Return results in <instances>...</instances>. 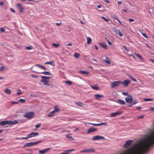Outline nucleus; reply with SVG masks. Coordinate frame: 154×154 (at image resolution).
Instances as JSON below:
<instances>
[{
	"label": "nucleus",
	"mask_w": 154,
	"mask_h": 154,
	"mask_svg": "<svg viewBox=\"0 0 154 154\" xmlns=\"http://www.w3.org/2000/svg\"><path fill=\"white\" fill-rule=\"evenodd\" d=\"M123 48L125 49V50L127 51H128L129 50L125 46V45H123Z\"/></svg>",
	"instance_id": "obj_52"
},
{
	"label": "nucleus",
	"mask_w": 154,
	"mask_h": 154,
	"mask_svg": "<svg viewBox=\"0 0 154 154\" xmlns=\"http://www.w3.org/2000/svg\"><path fill=\"white\" fill-rule=\"evenodd\" d=\"M17 7L20 9V12H23L24 11V8L22 6V5L20 3H18L17 4Z\"/></svg>",
	"instance_id": "obj_15"
},
{
	"label": "nucleus",
	"mask_w": 154,
	"mask_h": 154,
	"mask_svg": "<svg viewBox=\"0 0 154 154\" xmlns=\"http://www.w3.org/2000/svg\"><path fill=\"white\" fill-rule=\"evenodd\" d=\"M42 142L41 140H39L37 142H30L26 143L23 146V148H25L27 146L31 147L33 146L34 145L37 144L39 143H41Z\"/></svg>",
	"instance_id": "obj_2"
},
{
	"label": "nucleus",
	"mask_w": 154,
	"mask_h": 154,
	"mask_svg": "<svg viewBox=\"0 0 154 154\" xmlns=\"http://www.w3.org/2000/svg\"><path fill=\"white\" fill-rule=\"evenodd\" d=\"M61 23H56V24L57 26H60L61 25Z\"/></svg>",
	"instance_id": "obj_59"
},
{
	"label": "nucleus",
	"mask_w": 154,
	"mask_h": 154,
	"mask_svg": "<svg viewBox=\"0 0 154 154\" xmlns=\"http://www.w3.org/2000/svg\"><path fill=\"white\" fill-rule=\"evenodd\" d=\"M10 11H12V12H15V10L13 9V8H11L10 9Z\"/></svg>",
	"instance_id": "obj_60"
},
{
	"label": "nucleus",
	"mask_w": 154,
	"mask_h": 154,
	"mask_svg": "<svg viewBox=\"0 0 154 154\" xmlns=\"http://www.w3.org/2000/svg\"><path fill=\"white\" fill-rule=\"evenodd\" d=\"M29 138V136H28V134L27 135V136L26 137H23L21 138L22 140H27Z\"/></svg>",
	"instance_id": "obj_43"
},
{
	"label": "nucleus",
	"mask_w": 154,
	"mask_h": 154,
	"mask_svg": "<svg viewBox=\"0 0 154 154\" xmlns=\"http://www.w3.org/2000/svg\"><path fill=\"white\" fill-rule=\"evenodd\" d=\"M41 125V124H38L36 125L35 126L36 128H38L40 127Z\"/></svg>",
	"instance_id": "obj_51"
},
{
	"label": "nucleus",
	"mask_w": 154,
	"mask_h": 154,
	"mask_svg": "<svg viewBox=\"0 0 154 154\" xmlns=\"http://www.w3.org/2000/svg\"><path fill=\"white\" fill-rule=\"evenodd\" d=\"M122 94L125 95H128V93L127 92H123L122 93Z\"/></svg>",
	"instance_id": "obj_53"
},
{
	"label": "nucleus",
	"mask_w": 154,
	"mask_h": 154,
	"mask_svg": "<svg viewBox=\"0 0 154 154\" xmlns=\"http://www.w3.org/2000/svg\"><path fill=\"white\" fill-rule=\"evenodd\" d=\"M10 121H4L0 122V125H5L7 124L9 125Z\"/></svg>",
	"instance_id": "obj_16"
},
{
	"label": "nucleus",
	"mask_w": 154,
	"mask_h": 154,
	"mask_svg": "<svg viewBox=\"0 0 154 154\" xmlns=\"http://www.w3.org/2000/svg\"><path fill=\"white\" fill-rule=\"evenodd\" d=\"M95 150L93 148H90L89 149H83L80 151V153L82 152H94Z\"/></svg>",
	"instance_id": "obj_8"
},
{
	"label": "nucleus",
	"mask_w": 154,
	"mask_h": 154,
	"mask_svg": "<svg viewBox=\"0 0 154 154\" xmlns=\"http://www.w3.org/2000/svg\"><path fill=\"white\" fill-rule=\"evenodd\" d=\"M105 39L106 40V41L107 42L108 44L109 45H112V44L111 42L108 39H107L106 38H105Z\"/></svg>",
	"instance_id": "obj_42"
},
{
	"label": "nucleus",
	"mask_w": 154,
	"mask_h": 154,
	"mask_svg": "<svg viewBox=\"0 0 154 154\" xmlns=\"http://www.w3.org/2000/svg\"><path fill=\"white\" fill-rule=\"evenodd\" d=\"M52 45H53V46L54 47H58L59 45V44H56L55 43H53L52 44Z\"/></svg>",
	"instance_id": "obj_46"
},
{
	"label": "nucleus",
	"mask_w": 154,
	"mask_h": 154,
	"mask_svg": "<svg viewBox=\"0 0 154 154\" xmlns=\"http://www.w3.org/2000/svg\"><path fill=\"white\" fill-rule=\"evenodd\" d=\"M138 103V102L136 100H135L134 102L132 103V105H134Z\"/></svg>",
	"instance_id": "obj_55"
},
{
	"label": "nucleus",
	"mask_w": 154,
	"mask_h": 154,
	"mask_svg": "<svg viewBox=\"0 0 154 154\" xmlns=\"http://www.w3.org/2000/svg\"><path fill=\"white\" fill-rule=\"evenodd\" d=\"M38 73H41L42 74H43L45 75H51V72H37Z\"/></svg>",
	"instance_id": "obj_22"
},
{
	"label": "nucleus",
	"mask_w": 154,
	"mask_h": 154,
	"mask_svg": "<svg viewBox=\"0 0 154 154\" xmlns=\"http://www.w3.org/2000/svg\"><path fill=\"white\" fill-rule=\"evenodd\" d=\"M45 64H50V65L52 66H54L55 64L54 61H52L50 62H47L45 63Z\"/></svg>",
	"instance_id": "obj_23"
},
{
	"label": "nucleus",
	"mask_w": 154,
	"mask_h": 154,
	"mask_svg": "<svg viewBox=\"0 0 154 154\" xmlns=\"http://www.w3.org/2000/svg\"><path fill=\"white\" fill-rule=\"evenodd\" d=\"M54 109L52 111L54 112V113L58 112L60 110V109L58 108L57 106H54Z\"/></svg>",
	"instance_id": "obj_19"
},
{
	"label": "nucleus",
	"mask_w": 154,
	"mask_h": 154,
	"mask_svg": "<svg viewBox=\"0 0 154 154\" xmlns=\"http://www.w3.org/2000/svg\"><path fill=\"white\" fill-rule=\"evenodd\" d=\"M141 33H142V35H143L144 37H145V38H148V37L146 36V34L145 33H143V32H142Z\"/></svg>",
	"instance_id": "obj_47"
},
{
	"label": "nucleus",
	"mask_w": 154,
	"mask_h": 154,
	"mask_svg": "<svg viewBox=\"0 0 154 154\" xmlns=\"http://www.w3.org/2000/svg\"><path fill=\"white\" fill-rule=\"evenodd\" d=\"M143 100L144 101H153V100L152 99H150V98H145Z\"/></svg>",
	"instance_id": "obj_41"
},
{
	"label": "nucleus",
	"mask_w": 154,
	"mask_h": 154,
	"mask_svg": "<svg viewBox=\"0 0 154 154\" xmlns=\"http://www.w3.org/2000/svg\"><path fill=\"white\" fill-rule=\"evenodd\" d=\"M5 92L6 94H10L11 93V91L8 89H6Z\"/></svg>",
	"instance_id": "obj_33"
},
{
	"label": "nucleus",
	"mask_w": 154,
	"mask_h": 154,
	"mask_svg": "<svg viewBox=\"0 0 154 154\" xmlns=\"http://www.w3.org/2000/svg\"><path fill=\"white\" fill-rule=\"evenodd\" d=\"M94 46L96 50H97L98 49V47L96 45H94Z\"/></svg>",
	"instance_id": "obj_63"
},
{
	"label": "nucleus",
	"mask_w": 154,
	"mask_h": 154,
	"mask_svg": "<svg viewBox=\"0 0 154 154\" xmlns=\"http://www.w3.org/2000/svg\"><path fill=\"white\" fill-rule=\"evenodd\" d=\"M22 93V92H21V91L20 90H18V92L17 93V95H18L21 94Z\"/></svg>",
	"instance_id": "obj_49"
},
{
	"label": "nucleus",
	"mask_w": 154,
	"mask_h": 154,
	"mask_svg": "<svg viewBox=\"0 0 154 154\" xmlns=\"http://www.w3.org/2000/svg\"><path fill=\"white\" fill-rule=\"evenodd\" d=\"M26 150H27L30 152H31L30 153H28V154H32V150H31V149H26Z\"/></svg>",
	"instance_id": "obj_57"
},
{
	"label": "nucleus",
	"mask_w": 154,
	"mask_h": 154,
	"mask_svg": "<svg viewBox=\"0 0 154 154\" xmlns=\"http://www.w3.org/2000/svg\"><path fill=\"white\" fill-rule=\"evenodd\" d=\"M96 131V129L95 128H90L87 131V133H89L91 132H94Z\"/></svg>",
	"instance_id": "obj_18"
},
{
	"label": "nucleus",
	"mask_w": 154,
	"mask_h": 154,
	"mask_svg": "<svg viewBox=\"0 0 154 154\" xmlns=\"http://www.w3.org/2000/svg\"><path fill=\"white\" fill-rule=\"evenodd\" d=\"M130 82L129 80L127 79L125 80L124 81L121 82V84H122L124 86L126 87L130 83Z\"/></svg>",
	"instance_id": "obj_11"
},
{
	"label": "nucleus",
	"mask_w": 154,
	"mask_h": 154,
	"mask_svg": "<svg viewBox=\"0 0 154 154\" xmlns=\"http://www.w3.org/2000/svg\"><path fill=\"white\" fill-rule=\"evenodd\" d=\"M55 113L53 111L50 112V113L47 115V116L48 117H51L55 115Z\"/></svg>",
	"instance_id": "obj_30"
},
{
	"label": "nucleus",
	"mask_w": 154,
	"mask_h": 154,
	"mask_svg": "<svg viewBox=\"0 0 154 154\" xmlns=\"http://www.w3.org/2000/svg\"><path fill=\"white\" fill-rule=\"evenodd\" d=\"M39 135V133L38 132H32L31 133L28 134V136H29V138L34 137L36 136H38Z\"/></svg>",
	"instance_id": "obj_14"
},
{
	"label": "nucleus",
	"mask_w": 154,
	"mask_h": 154,
	"mask_svg": "<svg viewBox=\"0 0 154 154\" xmlns=\"http://www.w3.org/2000/svg\"><path fill=\"white\" fill-rule=\"evenodd\" d=\"M154 144V131L141 141L132 146L123 154H144Z\"/></svg>",
	"instance_id": "obj_1"
},
{
	"label": "nucleus",
	"mask_w": 154,
	"mask_h": 154,
	"mask_svg": "<svg viewBox=\"0 0 154 154\" xmlns=\"http://www.w3.org/2000/svg\"><path fill=\"white\" fill-rule=\"evenodd\" d=\"M65 82L66 84L69 85H70L72 84V82L69 81H65Z\"/></svg>",
	"instance_id": "obj_40"
},
{
	"label": "nucleus",
	"mask_w": 154,
	"mask_h": 154,
	"mask_svg": "<svg viewBox=\"0 0 154 154\" xmlns=\"http://www.w3.org/2000/svg\"><path fill=\"white\" fill-rule=\"evenodd\" d=\"M128 76L129 78L131 79L132 81H133L135 82H136L137 81L132 76L130 75H129Z\"/></svg>",
	"instance_id": "obj_38"
},
{
	"label": "nucleus",
	"mask_w": 154,
	"mask_h": 154,
	"mask_svg": "<svg viewBox=\"0 0 154 154\" xmlns=\"http://www.w3.org/2000/svg\"><path fill=\"white\" fill-rule=\"evenodd\" d=\"M42 79L41 80L42 82H44V84L46 85H50V84L48 83L49 82L48 79L50 78V77L45 76L42 77Z\"/></svg>",
	"instance_id": "obj_3"
},
{
	"label": "nucleus",
	"mask_w": 154,
	"mask_h": 154,
	"mask_svg": "<svg viewBox=\"0 0 154 154\" xmlns=\"http://www.w3.org/2000/svg\"><path fill=\"white\" fill-rule=\"evenodd\" d=\"M143 117V116H141L138 117V118L142 119Z\"/></svg>",
	"instance_id": "obj_64"
},
{
	"label": "nucleus",
	"mask_w": 154,
	"mask_h": 154,
	"mask_svg": "<svg viewBox=\"0 0 154 154\" xmlns=\"http://www.w3.org/2000/svg\"><path fill=\"white\" fill-rule=\"evenodd\" d=\"M37 66H38L39 68H42V69H44L45 70H46V68L44 66L41 65L39 64H37L36 65Z\"/></svg>",
	"instance_id": "obj_34"
},
{
	"label": "nucleus",
	"mask_w": 154,
	"mask_h": 154,
	"mask_svg": "<svg viewBox=\"0 0 154 154\" xmlns=\"http://www.w3.org/2000/svg\"><path fill=\"white\" fill-rule=\"evenodd\" d=\"M136 108V109H137L139 111L141 109V107H137Z\"/></svg>",
	"instance_id": "obj_61"
},
{
	"label": "nucleus",
	"mask_w": 154,
	"mask_h": 154,
	"mask_svg": "<svg viewBox=\"0 0 154 154\" xmlns=\"http://www.w3.org/2000/svg\"><path fill=\"white\" fill-rule=\"evenodd\" d=\"M32 48V46H27L26 47V49L27 50H31Z\"/></svg>",
	"instance_id": "obj_45"
},
{
	"label": "nucleus",
	"mask_w": 154,
	"mask_h": 154,
	"mask_svg": "<svg viewBox=\"0 0 154 154\" xmlns=\"http://www.w3.org/2000/svg\"><path fill=\"white\" fill-rule=\"evenodd\" d=\"M121 84V81H114L111 83V87L112 88H115Z\"/></svg>",
	"instance_id": "obj_4"
},
{
	"label": "nucleus",
	"mask_w": 154,
	"mask_h": 154,
	"mask_svg": "<svg viewBox=\"0 0 154 154\" xmlns=\"http://www.w3.org/2000/svg\"><path fill=\"white\" fill-rule=\"evenodd\" d=\"M5 69V68L4 67H0V71H3Z\"/></svg>",
	"instance_id": "obj_56"
},
{
	"label": "nucleus",
	"mask_w": 154,
	"mask_h": 154,
	"mask_svg": "<svg viewBox=\"0 0 154 154\" xmlns=\"http://www.w3.org/2000/svg\"><path fill=\"white\" fill-rule=\"evenodd\" d=\"M18 123V121L17 120H14V121H10L9 125H15Z\"/></svg>",
	"instance_id": "obj_26"
},
{
	"label": "nucleus",
	"mask_w": 154,
	"mask_h": 154,
	"mask_svg": "<svg viewBox=\"0 0 154 154\" xmlns=\"http://www.w3.org/2000/svg\"><path fill=\"white\" fill-rule=\"evenodd\" d=\"M100 45L103 48L106 49H107V47L106 45L103 43L100 42L99 43Z\"/></svg>",
	"instance_id": "obj_24"
},
{
	"label": "nucleus",
	"mask_w": 154,
	"mask_h": 154,
	"mask_svg": "<svg viewBox=\"0 0 154 154\" xmlns=\"http://www.w3.org/2000/svg\"><path fill=\"white\" fill-rule=\"evenodd\" d=\"M51 149L50 148H47L44 149L40 150L39 151V153L40 154H44L45 153L47 152L48 151Z\"/></svg>",
	"instance_id": "obj_13"
},
{
	"label": "nucleus",
	"mask_w": 154,
	"mask_h": 154,
	"mask_svg": "<svg viewBox=\"0 0 154 154\" xmlns=\"http://www.w3.org/2000/svg\"><path fill=\"white\" fill-rule=\"evenodd\" d=\"M88 124H90V125H93L94 126H100V123L99 124H93L92 123H88Z\"/></svg>",
	"instance_id": "obj_44"
},
{
	"label": "nucleus",
	"mask_w": 154,
	"mask_h": 154,
	"mask_svg": "<svg viewBox=\"0 0 154 154\" xmlns=\"http://www.w3.org/2000/svg\"><path fill=\"white\" fill-rule=\"evenodd\" d=\"M32 76L35 78H37L38 77V76L35 75H32Z\"/></svg>",
	"instance_id": "obj_58"
},
{
	"label": "nucleus",
	"mask_w": 154,
	"mask_h": 154,
	"mask_svg": "<svg viewBox=\"0 0 154 154\" xmlns=\"http://www.w3.org/2000/svg\"><path fill=\"white\" fill-rule=\"evenodd\" d=\"M104 1L107 3H109V0H104Z\"/></svg>",
	"instance_id": "obj_62"
},
{
	"label": "nucleus",
	"mask_w": 154,
	"mask_h": 154,
	"mask_svg": "<svg viewBox=\"0 0 154 154\" xmlns=\"http://www.w3.org/2000/svg\"><path fill=\"white\" fill-rule=\"evenodd\" d=\"M26 101V100L25 99H22L20 98L18 100V102H21V103H24Z\"/></svg>",
	"instance_id": "obj_36"
},
{
	"label": "nucleus",
	"mask_w": 154,
	"mask_h": 154,
	"mask_svg": "<svg viewBox=\"0 0 154 154\" xmlns=\"http://www.w3.org/2000/svg\"><path fill=\"white\" fill-rule=\"evenodd\" d=\"M75 104L76 105H77L79 106L83 107V105H85L83 103H82L80 102H76L75 103Z\"/></svg>",
	"instance_id": "obj_25"
},
{
	"label": "nucleus",
	"mask_w": 154,
	"mask_h": 154,
	"mask_svg": "<svg viewBox=\"0 0 154 154\" xmlns=\"http://www.w3.org/2000/svg\"><path fill=\"white\" fill-rule=\"evenodd\" d=\"M75 149H71L64 151L63 152L61 153L60 154H69L70 152L74 151Z\"/></svg>",
	"instance_id": "obj_17"
},
{
	"label": "nucleus",
	"mask_w": 154,
	"mask_h": 154,
	"mask_svg": "<svg viewBox=\"0 0 154 154\" xmlns=\"http://www.w3.org/2000/svg\"><path fill=\"white\" fill-rule=\"evenodd\" d=\"M90 86L93 89L95 90H98L99 88L97 85H95L94 86L90 85Z\"/></svg>",
	"instance_id": "obj_29"
},
{
	"label": "nucleus",
	"mask_w": 154,
	"mask_h": 154,
	"mask_svg": "<svg viewBox=\"0 0 154 154\" xmlns=\"http://www.w3.org/2000/svg\"><path fill=\"white\" fill-rule=\"evenodd\" d=\"M66 137L70 140H72L74 139V138L72 136H70L69 135H66Z\"/></svg>",
	"instance_id": "obj_35"
},
{
	"label": "nucleus",
	"mask_w": 154,
	"mask_h": 154,
	"mask_svg": "<svg viewBox=\"0 0 154 154\" xmlns=\"http://www.w3.org/2000/svg\"><path fill=\"white\" fill-rule=\"evenodd\" d=\"M104 62H105L107 64H110L111 63V61L110 60V59L107 57H105V60H104Z\"/></svg>",
	"instance_id": "obj_21"
},
{
	"label": "nucleus",
	"mask_w": 154,
	"mask_h": 154,
	"mask_svg": "<svg viewBox=\"0 0 154 154\" xmlns=\"http://www.w3.org/2000/svg\"><path fill=\"white\" fill-rule=\"evenodd\" d=\"M101 18L105 20L106 22H108L109 21V20L108 19H106L105 17H101Z\"/></svg>",
	"instance_id": "obj_48"
},
{
	"label": "nucleus",
	"mask_w": 154,
	"mask_h": 154,
	"mask_svg": "<svg viewBox=\"0 0 154 154\" xmlns=\"http://www.w3.org/2000/svg\"><path fill=\"white\" fill-rule=\"evenodd\" d=\"M79 72L82 74H89L90 72L88 71H82V70H80L79 71Z\"/></svg>",
	"instance_id": "obj_27"
},
{
	"label": "nucleus",
	"mask_w": 154,
	"mask_h": 154,
	"mask_svg": "<svg viewBox=\"0 0 154 154\" xmlns=\"http://www.w3.org/2000/svg\"><path fill=\"white\" fill-rule=\"evenodd\" d=\"M92 41L91 38L90 37L87 38V43L88 44H90L91 43Z\"/></svg>",
	"instance_id": "obj_31"
},
{
	"label": "nucleus",
	"mask_w": 154,
	"mask_h": 154,
	"mask_svg": "<svg viewBox=\"0 0 154 154\" xmlns=\"http://www.w3.org/2000/svg\"><path fill=\"white\" fill-rule=\"evenodd\" d=\"M112 30L113 32H114L116 34L119 35L120 36L122 37L123 36V34L120 32V30L116 28H113Z\"/></svg>",
	"instance_id": "obj_9"
},
{
	"label": "nucleus",
	"mask_w": 154,
	"mask_h": 154,
	"mask_svg": "<svg viewBox=\"0 0 154 154\" xmlns=\"http://www.w3.org/2000/svg\"><path fill=\"white\" fill-rule=\"evenodd\" d=\"M117 102L120 104L122 105L125 104V103L124 100L120 99H118L117 100Z\"/></svg>",
	"instance_id": "obj_28"
},
{
	"label": "nucleus",
	"mask_w": 154,
	"mask_h": 154,
	"mask_svg": "<svg viewBox=\"0 0 154 154\" xmlns=\"http://www.w3.org/2000/svg\"><path fill=\"white\" fill-rule=\"evenodd\" d=\"M122 112H123L121 111H117L115 112L110 113V116L111 117H114L117 115H121Z\"/></svg>",
	"instance_id": "obj_10"
},
{
	"label": "nucleus",
	"mask_w": 154,
	"mask_h": 154,
	"mask_svg": "<svg viewBox=\"0 0 154 154\" xmlns=\"http://www.w3.org/2000/svg\"><path fill=\"white\" fill-rule=\"evenodd\" d=\"M34 113L33 112H29L28 113H26L24 115V116L28 119H31L34 115Z\"/></svg>",
	"instance_id": "obj_6"
},
{
	"label": "nucleus",
	"mask_w": 154,
	"mask_h": 154,
	"mask_svg": "<svg viewBox=\"0 0 154 154\" xmlns=\"http://www.w3.org/2000/svg\"><path fill=\"white\" fill-rule=\"evenodd\" d=\"M100 139L105 140V138L102 136L96 135L94 136L92 138V140L94 141H96Z\"/></svg>",
	"instance_id": "obj_7"
},
{
	"label": "nucleus",
	"mask_w": 154,
	"mask_h": 154,
	"mask_svg": "<svg viewBox=\"0 0 154 154\" xmlns=\"http://www.w3.org/2000/svg\"><path fill=\"white\" fill-rule=\"evenodd\" d=\"M134 54L138 58H139L142 61L143 60V59L142 57L139 54H137V53H135Z\"/></svg>",
	"instance_id": "obj_32"
},
{
	"label": "nucleus",
	"mask_w": 154,
	"mask_h": 154,
	"mask_svg": "<svg viewBox=\"0 0 154 154\" xmlns=\"http://www.w3.org/2000/svg\"><path fill=\"white\" fill-rule=\"evenodd\" d=\"M128 20L130 22H132L134 21V19L131 18L129 19Z\"/></svg>",
	"instance_id": "obj_54"
},
{
	"label": "nucleus",
	"mask_w": 154,
	"mask_h": 154,
	"mask_svg": "<svg viewBox=\"0 0 154 154\" xmlns=\"http://www.w3.org/2000/svg\"><path fill=\"white\" fill-rule=\"evenodd\" d=\"M5 29L3 27L1 28L0 29V31L2 32H4L5 31Z\"/></svg>",
	"instance_id": "obj_50"
},
{
	"label": "nucleus",
	"mask_w": 154,
	"mask_h": 154,
	"mask_svg": "<svg viewBox=\"0 0 154 154\" xmlns=\"http://www.w3.org/2000/svg\"><path fill=\"white\" fill-rule=\"evenodd\" d=\"M132 142L133 140H127L125 143L124 146V147L125 148H128L129 146L131 145Z\"/></svg>",
	"instance_id": "obj_12"
},
{
	"label": "nucleus",
	"mask_w": 154,
	"mask_h": 154,
	"mask_svg": "<svg viewBox=\"0 0 154 154\" xmlns=\"http://www.w3.org/2000/svg\"><path fill=\"white\" fill-rule=\"evenodd\" d=\"M125 100L127 103H131L133 101L132 97L131 95H128V97H125Z\"/></svg>",
	"instance_id": "obj_5"
},
{
	"label": "nucleus",
	"mask_w": 154,
	"mask_h": 154,
	"mask_svg": "<svg viewBox=\"0 0 154 154\" xmlns=\"http://www.w3.org/2000/svg\"><path fill=\"white\" fill-rule=\"evenodd\" d=\"M94 96L95 99L97 100H100V97H103V95L100 94H95Z\"/></svg>",
	"instance_id": "obj_20"
},
{
	"label": "nucleus",
	"mask_w": 154,
	"mask_h": 154,
	"mask_svg": "<svg viewBox=\"0 0 154 154\" xmlns=\"http://www.w3.org/2000/svg\"><path fill=\"white\" fill-rule=\"evenodd\" d=\"M113 19L117 20L118 22L120 23V24L122 25L123 26H124V25H123L121 23V22L116 17H114L113 18Z\"/></svg>",
	"instance_id": "obj_37"
},
{
	"label": "nucleus",
	"mask_w": 154,
	"mask_h": 154,
	"mask_svg": "<svg viewBox=\"0 0 154 154\" xmlns=\"http://www.w3.org/2000/svg\"><path fill=\"white\" fill-rule=\"evenodd\" d=\"M80 56V54H78L77 53H75L74 54V57L76 58H78Z\"/></svg>",
	"instance_id": "obj_39"
}]
</instances>
